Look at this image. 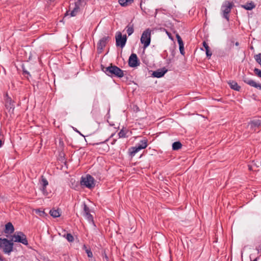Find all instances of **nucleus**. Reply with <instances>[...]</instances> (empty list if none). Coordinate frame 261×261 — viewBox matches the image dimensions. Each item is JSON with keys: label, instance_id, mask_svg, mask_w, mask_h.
<instances>
[{"label": "nucleus", "instance_id": "nucleus-1", "mask_svg": "<svg viewBox=\"0 0 261 261\" xmlns=\"http://www.w3.org/2000/svg\"><path fill=\"white\" fill-rule=\"evenodd\" d=\"M101 70L111 77L121 78L124 76V71L116 65L111 64L108 67L101 65Z\"/></svg>", "mask_w": 261, "mask_h": 261}, {"label": "nucleus", "instance_id": "nucleus-2", "mask_svg": "<svg viewBox=\"0 0 261 261\" xmlns=\"http://www.w3.org/2000/svg\"><path fill=\"white\" fill-rule=\"evenodd\" d=\"M13 242L12 240H8L6 238H0V248L5 253L9 254L12 251L13 248Z\"/></svg>", "mask_w": 261, "mask_h": 261}, {"label": "nucleus", "instance_id": "nucleus-3", "mask_svg": "<svg viewBox=\"0 0 261 261\" xmlns=\"http://www.w3.org/2000/svg\"><path fill=\"white\" fill-rule=\"evenodd\" d=\"M95 179L93 176L87 174L85 177H82L80 184L82 186H84L89 189H92L95 186Z\"/></svg>", "mask_w": 261, "mask_h": 261}, {"label": "nucleus", "instance_id": "nucleus-4", "mask_svg": "<svg viewBox=\"0 0 261 261\" xmlns=\"http://www.w3.org/2000/svg\"><path fill=\"white\" fill-rule=\"evenodd\" d=\"M233 6L234 4L233 2H230L227 1H225L222 5L221 11L222 16L227 21L229 20V13Z\"/></svg>", "mask_w": 261, "mask_h": 261}, {"label": "nucleus", "instance_id": "nucleus-5", "mask_svg": "<svg viewBox=\"0 0 261 261\" xmlns=\"http://www.w3.org/2000/svg\"><path fill=\"white\" fill-rule=\"evenodd\" d=\"M151 30L150 29H147L143 31L141 37L140 41L143 44V48H146L150 44L151 42Z\"/></svg>", "mask_w": 261, "mask_h": 261}, {"label": "nucleus", "instance_id": "nucleus-6", "mask_svg": "<svg viewBox=\"0 0 261 261\" xmlns=\"http://www.w3.org/2000/svg\"><path fill=\"white\" fill-rule=\"evenodd\" d=\"M13 241L15 242L21 243L23 245H28V241L26 236L21 231H17L13 236Z\"/></svg>", "mask_w": 261, "mask_h": 261}, {"label": "nucleus", "instance_id": "nucleus-7", "mask_svg": "<svg viewBox=\"0 0 261 261\" xmlns=\"http://www.w3.org/2000/svg\"><path fill=\"white\" fill-rule=\"evenodd\" d=\"M115 39L116 45L117 46H120L121 48H123L125 46L127 41V36L126 35L122 36V33L120 32H117Z\"/></svg>", "mask_w": 261, "mask_h": 261}, {"label": "nucleus", "instance_id": "nucleus-8", "mask_svg": "<svg viewBox=\"0 0 261 261\" xmlns=\"http://www.w3.org/2000/svg\"><path fill=\"white\" fill-rule=\"evenodd\" d=\"M110 39L111 37L108 36L102 37L99 40L97 45V49L99 53H101L102 52Z\"/></svg>", "mask_w": 261, "mask_h": 261}, {"label": "nucleus", "instance_id": "nucleus-9", "mask_svg": "<svg viewBox=\"0 0 261 261\" xmlns=\"http://www.w3.org/2000/svg\"><path fill=\"white\" fill-rule=\"evenodd\" d=\"M140 64V61L136 54H132L129 57L128 65L130 67H135Z\"/></svg>", "mask_w": 261, "mask_h": 261}, {"label": "nucleus", "instance_id": "nucleus-10", "mask_svg": "<svg viewBox=\"0 0 261 261\" xmlns=\"http://www.w3.org/2000/svg\"><path fill=\"white\" fill-rule=\"evenodd\" d=\"M83 215L89 222L94 223V220L92 215L90 214V210L87 205L84 202L83 204Z\"/></svg>", "mask_w": 261, "mask_h": 261}, {"label": "nucleus", "instance_id": "nucleus-11", "mask_svg": "<svg viewBox=\"0 0 261 261\" xmlns=\"http://www.w3.org/2000/svg\"><path fill=\"white\" fill-rule=\"evenodd\" d=\"M80 7L78 6H75V4L72 5H70L69 6V10L66 11L65 16L70 15L71 17L75 16L80 11Z\"/></svg>", "mask_w": 261, "mask_h": 261}, {"label": "nucleus", "instance_id": "nucleus-12", "mask_svg": "<svg viewBox=\"0 0 261 261\" xmlns=\"http://www.w3.org/2000/svg\"><path fill=\"white\" fill-rule=\"evenodd\" d=\"M243 81L244 83L250 85V86L261 90V84L256 83L254 81L246 76L243 77Z\"/></svg>", "mask_w": 261, "mask_h": 261}, {"label": "nucleus", "instance_id": "nucleus-13", "mask_svg": "<svg viewBox=\"0 0 261 261\" xmlns=\"http://www.w3.org/2000/svg\"><path fill=\"white\" fill-rule=\"evenodd\" d=\"M176 38L177 39V42L179 44V49L180 53L182 55L184 56L185 54V52L184 50V43L182 41V40L178 34H176Z\"/></svg>", "mask_w": 261, "mask_h": 261}, {"label": "nucleus", "instance_id": "nucleus-14", "mask_svg": "<svg viewBox=\"0 0 261 261\" xmlns=\"http://www.w3.org/2000/svg\"><path fill=\"white\" fill-rule=\"evenodd\" d=\"M168 70L165 67L161 69H158L153 72L152 75L157 78H160L163 77L165 74L167 72Z\"/></svg>", "mask_w": 261, "mask_h": 261}, {"label": "nucleus", "instance_id": "nucleus-15", "mask_svg": "<svg viewBox=\"0 0 261 261\" xmlns=\"http://www.w3.org/2000/svg\"><path fill=\"white\" fill-rule=\"evenodd\" d=\"M248 125L250 126V128L252 130H255V128L261 126V119H253L249 122Z\"/></svg>", "mask_w": 261, "mask_h": 261}, {"label": "nucleus", "instance_id": "nucleus-16", "mask_svg": "<svg viewBox=\"0 0 261 261\" xmlns=\"http://www.w3.org/2000/svg\"><path fill=\"white\" fill-rule=\"evenodd\" d=\"M113 134H112L110 136V138L106 139L103 141H101V142H100L94 143L93 145H102V146H103L102 147L103 150L106 151V152H108L110 148H109V146L108 145V144H106V142L108 141L109 139L110 138H111L112 137H113Z\"/></svg>", "mask_w": 261, "mask_h": 261}, {"label": "nucleus", "instance_id": "nucleus-17", "mask_svg": "<svg viewBox=\"0 0 261 261\" xmlns=\"http://www.w3.org/2000/svg\"><path fill=\"white\" fill-rule=\"evenodd\" d=\"M40 184L42 186L41 190L43 192L44 194L47 193L46 190V186L48 185V182L47 180L43 176H41V179L40 181Z\"/></svg>", "mask_w": 261, "mask_h": 261}, {"label": "nucleus", "instance_id": "nucleus-18", "mask_svg": "<svg viewBox=\"0 0 261 261\" xmlns=\"http://www.w3.org/2000/svg\"><path fill=\"white\" fill-rule=\"evenodd\" d=\"M14 231L13 225L11 222H8L5 225L4 231L6 233H12Z\"/></svg>", "mask_w": 261, "mask_h": 261}, {"label": "nucleus", "instance_id": "nucleus-19", "mask_svg": "<svg viewBox=\"0 0 261 261\" xmlns=\"http://www.w3.org/2000/svg\"><path fill=\"white\" fill-rule=\"evenodd\" d=\"M136 145L138 146V148H139L140 150L145 149L148 145V140L147 139L142 140Z\"/></svg>", "mask_w": 261, "mask_h": 261}, {"label": "nucleus", "instance_id": "nucleus-20", "mask_svg": "<svg viewBox=\"0 0 261 261\" xmlns=\"http://www.w3.org/2000/svg\"><path fill=\"white\" fill-rule=\"evenodd\" d=\"M228 84L231 89L234 90L239 91L241 89V87L239 86L238 83L234 81H230L228 82Z\"/></svg>", "mask_w": 261, "mask_h": 261}, {"label": "nucleus", "instance_id": "nucleus-21", "mask_svg": "<svg viewBox=\"0 0 261 261\" xmlns=\"http://www.w3.org/2000/svg\"><path fill=\"white\" fill-rule=\"evenodd\" d=\"M203 46L204 47L206 57L210 59L212 55V53L210 50L208 44L204 41L202 42Z\"/></svg>", "mask_w": 261, "mask_h": 261}, {"label": "nucleus", "instance_id": "nucleus-22", "mask_svg": "<svg viewBox=\"0 0 261 261\" xmlns=\"http://www.w3.org/2000/svg\"><path fill=\"white\" fill-rule=\"evenodd\" d=\"M49 214L51 216H52L54 218H58L61 216V212L59 208H58L57 210L53 208L50 210Z\"/></svg>", "mask_w": 261, "mask_h": 261}, {"label": "nucleus", "instance_id": "nucleus-23", "mask_svg": "<svg viewBox=\"0 0 261 261\" xmlns=\"http://www.w3.org/2000/svg\"><path fill=\"white\" fill-rule=\"evenodd\" d=\"M242 8L246 10H251L255 7V5L253 2L247 3L245 5L241 6Z\"/></svg>", "mask_w": 261, "mask_h": 261}, {"label": "nucleus", "instance_id": "nucleus-24", "mask_svg": "<svg viewBox=\"0 0 261 261\" xmlns=\"http://www.w3.org/2000/svg\"><path fill=\"white\" fill-rule=\"evenodd\" d=\"M128 132V130L126 128H123L120 130V131L118 133V136L119 138H126L128 136H127V134Z\"/></svg>", "mask_w": 261, "mask_h": 261}, {"label": "nucleus", "instance_id": "nucleus-25", "mask_svg": "<svg viewBox=\"0 0 261 261\" xmlns=\"http://www.w3.org/2000/svg\"><path fill=\"white\" fill-rule=\"evenodd\" d=\"M140 149L138 148V146L136 145L135 147H132L129 149V153L130 155L133 156L135 155V154L140 151Z\"/></svg>", "mask_w": 261, "mask_h": 261}, {"label": "nucleus", "instance_id": "nucleus-26", "mask_svg": "<svg viewBox=\"0 0 261 261\" xmlns=\"http://www.w3.org/2000/svg\"><path fill=\"white\" fill-rule=\"evenodd\" d=\"M182 147V144L179 141H176L172 144V149L173 150H178Z\"/></svg>", "mask_w": 261, "mask_h": 261}, {"label": "nucleus", "instance_id": "nucleus-27", "mask_svg": "<svg viewBox=\"0 0 261 261\" xmlns=\"http://www.w3.org/2000/svg\"><path fill=\"white\" fill-rule=\"evenodd\" d=\"M134 0H119V3L122 6H126L130 5Z\"/></svg>", "mask_w": 261, "mask_h": 261}, {"label": "nucleus", "instance_id": "nucleus-28", "mask_svg": "<svg viewBox=\"0 0 261 261\" xmlns=\"http://www.w3.org/2000/svg\"><path fill=\"white\" fill-rule=\"evenodd\" d=\"M126 32H127V33L128 34V36L131 35L134 33V31L133 24L130 25V24H129L126 27Z\"/></svg>", "mask_w": 261, "mask_h": 261}, {"label": "nucleus", "instance_id": "nucleus-29", "mask_svg": "<svg viewBox=\"0 0 261 261\" xmlns=\"http://www.w3.org/2000/svg\"><path fill=\"white\" fill-rule=\"evenodd\" d=\"M64 237L66 238L69 242H73L74 241V238L71 233H68L66 235L64 234Z\"/></svg>", "mask_w": 261, "mask_h": 261}, {"label": "nucleus", "instance_id": "nucleus-30", "mask_svg": "<svg viewBox=\"0 0 261 261\" xmlns=\"http://www.w3.org/2000/svg\"><path fill=\"white\" fill-rule=\"evenodd\" d=\"M86 3V0H77L76 2L74 3V4L75 5V6H78L79 7H82L83 6H84Z\"/></svg>", "mask_w": 261, "mask_h": 261}, {"label": "nucleus", "instance_id": "nucleus-31", "mask_svg": "<svg viewBox=\"0 0 261 261\" xmlns=\"http://www.w3.org/2000/svg\"><path fill=\"white\" fill-rule=\"evenodd\" d=\"M261 54H258L254 56V59L256 62H257L261 66Z\"/></svg>", "mask_w": 261, "mask_h": 261}, {"label": "nucleus", "instance_id": "nucleus-32", "mask_svg": "<svg viewBox=\"0 0 261 261\" xmlns=\"http://www.w3.org/2000/svg\"><path fill=\"white\" fill-rule=\"evenodd\" d=\"M254 72L256 75L261 78V70L260 69L255 68L254 69Z\"/></svg>", "mask_w": 261, "mask_h": 261}, {"label": "nucleus", "instance_id": "nucleus-33", "mask_svg": "<svg viewBox=\"0 0 261 261\" xmlns=\"http://www.w3.org/2000/svg\"><path fill=\"white\" fill-rule=\"evenodd\" d=\"M36 213L40 216H43L45 214V212L44 211H41L38 209L36 210Z\"/></svg>", "mask_w": 261, "mask_h": 261}, {"label": "nucleus", "instance_id": "nucleus-34", "mask_svg": "<svg viewBox=\"0 0 261 261\" xmlns=\"http://www.w3.org/2000/svg\"><path fill=\"white\" fill-rule=\"evenodd\" d=\"M86 253L87 254V255L89 257H92L93 256V254L92 251L90 249H87L86 250Z\"/></svg>", "mask_w": 261, "mask_h": 261}, {"label": "nucleus", "instance_id": "nucleus-35", "mask_svg": "<svg viewBox=\"0 0 261 261\" xmlns=\"http://www.w3.org/2000/svg\"><path fill=\"white\" fill-rule=\"evenodd\" d=\"M22 71H23V74H27V75H30V73L27 70H26L24 68H23Z\"/></svg>", "mask_w": 261, "mask_h": 261}, {"label": "nucleus", "instance_id": "nucleus-36", "mask_svg": "<svg viewBox=\"0 0 261 261\" xmlns=\"http://www.w3.org/2000/svg\"><path fill=\"white\" fill-rule=\"evenodd\" d=\"M166 33H167V35L168 36V37H169V38L170 39H171V40L173 39V37H172V36L171 35V34L170 33H169V32H168V31H166Z\"/></svg>", "mask_w": 261, "mask_h": 261}, {"label": "nucleus", "instance_id": "nucleus-37", "mask_svg": "<svg viewBox=\"0 0 261 261\" xmlns=\"http://www.w3.org/2000/svg\"><path fill=\"white\" fill-rule=\"evenodd\" d=\"M0 261H7L5 258L0 254Z\"/></svg>", "mask_w": 261, "mask_h": 261}, {"label": "nucleus", "instance_id": "nucleus-38", "mask_svg": "<svg viewBox=\"0 0 261 261\" xmlns=\"http://www.w3.org/2000/svg\"><path fill=\"white\" fill-rule=\"evenodd\" d=\"M248 169L250 170V171H251L252 170V167L251 165H248Z\"/></svg>", "mask_w": 261, "mask_h": 261}, {"label": "nucleus", "instance_id": "nucleus-39", "mask_svg": "<svg viewBox=\"0 0 261 261\" xmlns=\"http://www.w3.org/2000/svg\"><path fill=\"white\" fill-rule=\"evenodd\" d=\"M116 141V139H114V140L112 141V142L111 143V144L112 145H114V144L115 143Z\"/></svg>", "mask_w": 261, "mask_h": 261}, {"label": "nucleus", "instance_id": "nucleus-40", "mask_svg": "<svg viewBox=\"0 0 261 261\" xmlns=\"http://www.w3.org/2000/svg\"><path fill=\"white\" fill-rule=\"evenodd\" d=\"M2 140L0 139V147L2 146Z\"/></svg>", "mask_w": 261, "mask_h": 261}, {"label": "nucleus", "instance_id": "nucleus-41", "mask_svg": "<svg viewBox=\"0 0 261 261\" xmlns=\"http://www.w3.org/2000/svg\"><path fill=\"white\" fill-rule=\"evenodd\" d=\"M236 45L237 46V45H239V42H236Z\"/></svg>", "mask_w": 261, "mask_h": 261}, {"label": "nucleus", "instance_id": "nucleus-42", "mask_svg": "<svg viewBox=\"0 0 261 261\" xmlns=\"http://www.w3.org/2000/svg\"><path fill=\"white\" fill-rule=\"evenodd\" d=\"M170 61H171V60H170V59H169V60H168V63H169L170 62Z\"/></svg>", "mask_w": 261, "mask_h": 261}, {"label": "nucleus", "instance_id": "nucleus-43", "mask_svg": "<svg viewBox=\"0 0 261 261\" xmlns=\"http://www.w3.org/2000/svg\"><path fill=\"white\" fill-rule=\"evenodd\" d=\"M260 165H261V162H260Z\"/></svg>", "mask_w": 261, "mask_h": 261}]
</instances>
